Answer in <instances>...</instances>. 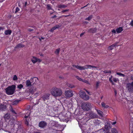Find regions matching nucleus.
Segmentation results:
<instances>
[{
    "mask_svg": "<svg viewBox=\"0 0 133 133\" xmlns=\"http://www.w3.org/2000/svg\"><path fill=\"white\" fill-rule=\"evenodd\" d=\"M36 88H31L29 90V92L31 94H33L36 91Z\"/></svg>",
    "mask_w": 133,
    "mask_h": 133,
    "instance_id": "16",
    "label": "nucleus"
},
{
    "mask_svg": "<svg viewBox=\"0 0 133 133\" xmlns=\"http://www.w3.org/2000/svg\"><path fill=\"white\" fill-rule=\"evenodd\" d=\"M84 34V33H82L80 35V36L82 37Z\"/></svg>",
    "mask_w": 133,
    "mask_h": 133,
    "instance_id": "55",
    "label": "nucleus"
},
{
    "mask_svg": "<svg viewBox=\"0 0 133 133\" xmlns=\"http://www.w3.org/2000/svg\"><path fill=\"white\" fill-rule=\"evenodd\" d=\"M11 32L12 31L11 30H8L5 31L4 33L5 35H10Z\"/></svg>",
    "mask_w": 133,
    "mask_h": 133,
    "instance_id": "21",
    "label": "nucleus"
},
{
    "mask_svg": "<svg viewBox=\"0 0 133 133\" xmlns=\"http://www.w3.org/2000/svg\"><path fill=\"white\" fill-rule=\"evenodd\" d=\"M5 0H0V2H2Z\"/></svg>",
    "mask_w": 133,
    "mask_h": 133,
    "instance_id": "63",
    "label": "nucleus"
},
{
    "mask_svg": "<svg viewBox=\"0 0 133 133\" xmlns=\"http://www.w3.org/2000/svg\"><path fill=\"white\" fill-rule=\"evenodd\" d=\"M20 101V100H16L14 101L12 103V104L13 105H16Z\"/></svg>",
    "mask_w": 133,
    "mask_h": 133,
    "instance_id": "23",
    "label": "nucleus"
},
{
    "mask_svg": "<svg viewBox=\"0 0 133 133\" xmlns=\"http://www.w3.org/2000/svg\"><path fill=\"white\" fill-rule=\"evenodd\" d=\"M69 16V15H63V16H64V17H66L68 16Z\"/></svg>",
    "mask_w": 133,
    "mask_h": 133,
    "instance_id": "60",
    "label": "nucleus"
},
{
    "mask_svg": "<svg viewBox=\"0 0 133 133\" xmlns=\"http://www.w3.org/2000/svg\"><path fill=\"white\" fill-rule=\"evenodd\" d=\"M81 108L84 110L88 111L91 108V104L89 102H84L81 105Z\"/></svg>",
    "mask_w": 133,
    "mask_h": 133,
    "instance_id": "4",
    "label": "nucleus"
},
{
    "mask_svg": "<svg viewBox=\"0 0 133 133\" xmlns=\"http://www.w3.org/2000/svg\"><path fill=\"white\" fill-rule=\"evenodd\" d=\"M82 82L88 84H89V83L88 81H87V80L85 79H82V80L81 81Z\"/></svg>",
    "mask_w": 133,
    "mask_h": 133,
    "instance_id": "33",
    "label": "nucleus"
},
{
    "mask_svg": "<svg viewBox=\"0 0 133 133\" xmlns=\"http://www.w3.org/2000/svg\"><path fill=\"white\" fill-rule=\"evenodd\" d=\"M5 29V27L4 26L3 27H0V31L1 30H3Z\"/></svg>",
    "mask_w": 133,
    "mask_h": 133,
    "instance_id": "42",
    "label": "nucleus"
},
{
    "mask_svg": "<svg viewBox=\"0 0 133 133\" xmlns=\"http://www.w3.org/2000/svg\"><path fill=\"white\" fill-rule=\"evenodd\" d=\"M130 78L131 80L133 81V74L131 75L130 77Z\"/></svg>",
    "mask_w": 133,
    "mask_h": 133,
    "instance_id": "49",
    "label": "nucleus"
},
{
    "mask_svg": "<svg viewBox=\"0 0 133 133\" xmlns=\"http://www.w3.org/2000/svg\"><path fill=\"white\" fill-rule=\"evenodd\" d=\"M112 76L111 75V77L109 78V81L111 83H113V81L112 80Z\"/></svg>",
    "mask_w": 133,
    "mask_h": 133,
    "instance_id": "38",
    "label": "nucleus"
},
{
    "mask_svg": "<svg viewBox=\"0 0 133 133\" xmlns=\"http://www.w3.org/2000/svg\"><path fill=\"white\" fill-rule=\"evenodd\" d=\"M38 79L37 78L33 77L26 81V87H31L35 85L38 84Z\"/></svg>",
    "mask_w": 133,
    "mask_h": 133,
    "instance_id": "1",
    "label": "nucleus"
},
{
    "mask_svg": "<svg viewBox=\"0 0 133 133\" xmlns=\"http://www.w3.org/2000/svg\"><path fill=\"white\" fill-rule=\"evenodd\" d=\"M50 96V94H45L40 97L39 100L40 99H42L44 103L45 104H47V103L48 102V100L49 99Z\"/></svg>",
    "mask_w": 133,
    "mask_h": 133,
    "instance_id": "5",
    "label": "nucleus"
},
{
    "mask_svg": "<svg viewBox=\"0 0 133 133\" xmlns=\"http://www.w3.org/2000/svg\"><path fill=\"white\" fill-rule=\"evenodd\" d=\"M119 42H116L115 43H114V44H113L114 45V46H115V47L116 46H117V44Z\"/></svg>",
    "mask_w": 133,
    "mask_h": 133,
    "instance_id": "45",
    "label": "nucleus"
},
{
    "mask_svg": "<svg viewBox=\"0 0 133 133\" xmlns=\"http://www.w3.org/2000/svg\"><path fill=\"white\" fill-rule=\"evenodd\" d=\"M117 74L118 75H119L120 76H122L123 77H124L125 75L122 74L120 72H117Z\"/></svg>",
    "mask_w": 133,
    "mask_h": 133,
    "instance_id": "30",
    "label": "nucleus"
},
{
    "mask_svg": "<svg viewBox=\"0 0 133 133\" xmlns=\"http://www.w3.org/2000/svg\"><path fill=\"white\" fill-rule=\"evenodd\" d=\"M23 87V85L22 84H20L18 85L17 88L19 89H21Z\"/></svg>",
    "mask_w": 133,
    "mask_h": 133,
    "instance_id": "29",
    "label": "nucleus"
},
{
    "mask_svg": "<svg viewBox=\"0 0 133 133\" xmlns=\"http://www.w3.org/2000/svg\"><path fill=\"white\" fill-rule=\"evenodd\" d=\"M25 123L26 124H27V125H28L29 124L28 122L26 121L25 122Z\"/></svg>",
    "mask_w": 133,
    "mask_h": 133,
    "instance_id": "58",
    "label": "nucleus"
},
{
    "mask_svg": "<svg viewBox=\"0 0 133 133\" xmlns=\"http://www.w3.org/2000/svg\"><path fill=\"white\" fill-rule=\"evenodd\" d=\"M61 26L57 25L53 27L51 30L50 31L51 32L53 31L54 30L56 29H57L58 28L60 27Z\"/></svg>",
    "mask_w": 133,
    "mask_h": 133,
    "instance_id": "19",
    "label": "nucleus"
},
{
    "mask_svg": "<svg viewBox=\"0 0 133 133\" xmlns=\"http://www.w3.org/2000/svg\"><path fill=\"white\" fill-rule=\"evenodd\" d=\"M10 110L13 113L16 114V113L15 112V111L13 110L12 108L10 109Z\"/></svg>",
    "mask_w": 133,
    "mask_h": 133,
    "instance_id": "37",
    "label": "nucleus"
},
{
    "mask_svg": "<svg viewBox=\"0 0 133 133\" xmlns=\"http://www.w3.org/2000/svg\"><path fill=\"white\" fill-rule=\"evenodd\" d=\"M39 39L41 40V39H44V38L41 37V38H39Z\"/></svg>",
    "mask_w": 133,
    "mask_h": 133,
    "instance_id": "59",
    "label": "nucleus"
},
{
    "mask_svg": "<svg viewBox=\"0 0 133 133\" xmlns=\"http://www.w3.org/2000/svg\"><path fill=\"white\" fill-rule=\"evenodd\" d=\"M123 30V27H119L116 29V32L117 33H121Z\"/></svg>",
    "mask_w": 133,
    "mask_h": 133,
    "instance_id": "13",
    "label": "nucleus"
},
{
    "mask_svg": "<svg viewBox=\"0 0 133 133\" xmlns=\"http://www.w3.org/2000/svg\"><path fill=\"white\" fill-rule=\"evenodd\" d=\"M87 115H88L89 118L90 119L96 118L98 117L97 114L92 112H90L87 114Z\"/></svg>",
    "mask_w": 133,
    "mask_h": 133,
    "instance_id": "9",
    "label": "nucleus"
},
{
    "mask_svg": "<svg viewBox=\"0 0 133 133\" xmlns=\"http://www.w3.org/2000/svg\"><path fill=\"white\" fill-rule=\"evenodd\" d=\"M115 93V95H116L117 94V91L116 90H115L114 91Z\"/></svg>",
    "mask_w": 133,
    "mask_h": 133,
    "instance_id": "57",
    "label": "nucleus"
},
{
    "mask_svg": "<svg viewBox=\"0 0 133 133\" xmlns=\"http://www.w3.org/2000/svg\"><path fill=\"white\" fill-rule=\"evenodd\" d=\"M101 105L103 107H104L105 106V104L104 102H102L101 103Z\"/></svg>",
    "mask_w": 133,
    "mask_h": 133,
    "instance_id": "46",
    "label": "nucleus"
},
{
    "mask_svg": "<svg viewBox=\"0 0 133 133\" xmlns=\"http://www.w3.org/2000/svg\"><path fill=\"white\" fill-rule=\"evenodd\" d=\"M50 92L53 96L55 97H59L62 95V91L60 88L54 87L51 90Z\"/></svg>",
    "mask_w": 133,
    "mask_h": 133,
    "instance_id": "2",
    "label": "nucleus"
},
{
    "mask_svg": "<svg viewBox=\"0 0 133 133\" xmlns=\"http://www.w3.org/2000/svg\"><path fill=\"white\" fill-rule=\"evenodd\" d=\"M112 80L113 81L115 82H116L117 81V79L116 78H113Z\"/></svg>",
    "mask_w": 133,
    "mask_h": 133,
    "instance_id": "44",
    "label": "nucleus"
},
{
    "mask_svg": "<svg viewBox=\"0 0 133 133\" xmlns=\"http://www.w3.org/2000/svg\"><path fill=\"white\" fill-rule=\"evenodd\" d=\"M56 15H55L54 16H53L52 17V18H56Z\"/></svg>",
    "mask_w": 133,
    "mask_h": 133,
    "instance_id": "56",
    "label": "nucleus"
},
{
    "mask_svg": "<svg viewBox=\"0 0 133 133\" xmlns=\"http://www.w3.org/2000/svg\"><path fill=\"white\" fill-rule=\"evenodd\" d=\"M10 115L9 114L7 113L4 116V118L5 119H8L10 117Z\"/></svg>",
    "mask_w": 133,
    "mask_h": 133,
    "instance_id": "20",
    "label": "nucleus"
},
{
    "mask_svg": "<svg viewBox=\"0 0 133 133\" xmlns=\"http://www.w3.org/2000/svg\"><path fill=\"white\" fill-rule=\"evenodd\" d=\"M94 68H96V69L98 70V67L94 65H88L83 66V70L87 69H92V70H93Z\"/></svg>",
    "mask_w": 133,
    "mask_h": 133,
    "instance_id": "8",
    "label": "nucleus"
},
{
    "mask_svg": "<svg viewBox=\"0 0 133 133\" xmlns=\"http://www.w3.org/2000/svg\"><path fill=\"white\" fill-rule=\"evenodd\" d=\"M47 9L48 10H50L51 9V7L50 6V4H48L47 5Z\"/></svg>",
    "mask_w": 133,
    "mask_h": 133,
    "instance_id": "35",
    "label": "nucleus"
},
{
    "mask_svg": "<svg viewBox=\"0 0 133 133\" xmlns=\"http://www.w3.org/2000/svg\"><path fill=\"white\" fill-rule=\"evenodd\" d=\"M100 83V82H96V88H97L99 86V85Z\"/></svg>",
    "mask_w": 133,
    "mask_h": 133,
    "instance_id": "40",
    "label": "nucleus"
},
{
    "mask_svg": "<svg viewBox=\"0 0 133 133\" xmlns=\"http://www.w3.org/2000/svg\"><path fill=\"white\" fill-rule=\"evenodd\" d=\"M104 73H111V71L110 70H105L103 71Z\"/></svg>",
    "mask_w": 133,
    "mask_h": 133,
    "instance_id": "31",
    "label": "nucleus"
},
{
    "mask_svg": "<svg viewBox=\"0 0 133 133\" xmlns=\"http://www.w3.org/2000/svg\"><path fill=\"white\" fill-rule=\"evenodd\" d=\"M112 32L113 33L115 34L116 33V30H115V29H113L112 30Z\"/></svg>",
    "mask_w": 133,
    "mask_h": 133,
    "instance_id": "48",
    "label": "nucleus"
},
{
    "mask_svg": "<svg viewBox=\"0 0 133 133\" xmlns=\"http://www.w3.org/2000/svg\"><path fill=\"white\" fill-rule=\"evenodd\" d=\"M65 95L67 97H71L73 95V93L71 90H68L65 92Z\"/></svg>",
    "mask_w": 133,
    "mask_h": 133,
    "instance_id": "10",
    "label": "nucleus"
},
{
    "mask_svg": "<svg viewBox=\"0 0 133 133\" xmlns=\"http://www.w3.org/2000/svg\"><path fill=\"white\" fill-rule=\"evenodd\" d=\"M67 86L68 87L71 88H74L75 87V86H74L73 85L70 84H67Z\"/></svg>",
    "mask_w": 133,
    "mask_h": 133,
    "instance_id": "25",
    "label": "nucleus"
},
{
    "mask_svg": "<svg viewBox=\"0 0 133 133\" xmlns=\"http://www.w3.org/2000/svg\"><path fill=\"white\" fill-rule=\"evenodd\" d=\"M116 123V122H113L112 123V125H114Z\"/></svg>",
    "mask_w": 133,
    "mask_h": 133,
    "instance_id": "54",
    "label": "nucleus"
},
{
    "mask_svg": "<svg viewBox=\"0 0 133 133\" xmlns=\"http://www.w3.org/2000/svg\"><path fill=\"white\" fill-rule=\"evenodd\" d=\"M92 15H90L88 18H86L85 19L86 20L90 21L92 18Z\"/></svg>",
    "mask_w": 133,
    "mask_h": 133,
    "instance_id": "27",
    "label": "nucleus"
},
{
    "mask_svg": "<svg viewBox=\"0 0 133 133\" xmlns=\"http://www.w3.org/2000/svg\"><path fill=\"white\" fill-rule=\"evenodd\" d=\"M130 24L131 26H133V21H132L130 23Z\"/></svg>",
    "mask_w": 133,
    "mask_h": 133,
    "instance_id": "47",
    "label": "nucleus"
},
{
    "mask_svg": "<svg viewBox=\"0 0 133 133\" xmlns=\"http://www.w3.org/2000/svg\"><path fill=\"white\" fill-rule=\"evenodd\" d=\"M109 123H107V124L105 125V128L106 129H108V128L109 126Z\"/></svg>",
    "mask_w": 133,
    "mask_h": 133,
    "instance_id": "39",
    "label": "nucleus"
},
{
    "mask_svg": "<svg viewBox=\"0 0 133 133\" xmlns=\"http://www.w3.org/2000/svg\"><path fill=\"white\" fill-rule=\"evenodd\" d=\"M67 6V5L64 4H61L58 6V8H65Z\"/></svg>",
    "mask_w": 133,
    "mask_h": 133,
    "instance_id": "26",
    "label": "nucleus"
},
{
    "mask_svg": "<svg viewBox=\"0 0 133 133\" xmlns=\"http://www.w3.org/2000/svg\"><path fill=\"white\" fill-rule=\"evenodd\" d=\"M27 4V2H25V6H26Z\"/></svg>",
    "mask_w": 133,
    "mask_h": 133,
    "instance_id": "62",
    "label": "nucleus"
},
{
    "mask_svg": "<svg viewBox=\"0 0 133 133\" xmlns=\"http://www.w3.org/2000/svg\"><path fill=\"white\" fill-rule=\"evenodd\" d=\"M115 47V46H114V45L112 44L108 47V49L109 50H111Z\"/></svg>",
    "mask_w": 133,
    "mask_h": 133,
    "instance_id": "28",
    "label": "nucleus"
},
{
    "mask_svg": "<svg viewBox=\"0 0 133 133\" xmlns=\"http://www.w3.org/2000/svg\"><path fill=\"white\" fill-rule=\"evenodd\" d=\"M88 5V4H87V5H86V6H84V7H83L82 8H81V9H83V8H85V7L87 6Z\"/></svg>",
    "mask_w": 133,
    "mask_h": 133,
    "instance_id": "61",
    "label": "nucleus"
},
{
    "mask_svg": "<svg viewBox=\"0 0 133 133\" xmlns=\"http://www.w3.org/2000/svg\"><path fill=\"white\" fill-rule=\"evenodd\" d=\"M28 30L29 31H33V29H30V28H29V29H28Z\"/></svg>",
    "mask_w": 133,
    "mask_h": 133,
    "instance_id": "50",
    "label": "nucleus"
},
{
    "mask_svg": "<svg viewBox=\"0 0 133 133\" xmlns=\"http://www.w3.org/2000/svg\"><path fill=\"white\" fill-rule=\"evenodd\" d=\"M96 28H91L89 29L88 32H89L94 33L96 32Z\"/></svg>",
    "mask_w": 133,
    "mask_h": 133,
    "instance_id": "14",
    "label": "nucleus"
},
{
    "mask_svg": "<svg viewBox=\"0 0 133 133\" xmlns=\"http://www.w3.org/2000/svg\"><path fill=\"white\" fill-rule=\"evenodd\" d=\"M6 108V105H5L2 104L0 105V110L4 111Z\"/></svg>",
    "mask_w": 133,
    "mask_h": 133,
    "instance_id": "15",
    "label": "nucleus"
},
{
    "mask_svg": "<svg viewBox=\"0 0 133 133\" xmlns=\"http://www.w3.org/2000/svg\"><path fill=\"white\" fill-rule=\"evenodd\" d=\"M69 10V9H66L65 10L62 11V13H64V12H66V11H68Z\"/></svg>",
    "mask_w": 133,
    "mask_h": 133,
    "instance_id": "43",
    "label": "nucleus"
},
{
    "mask_svg": "<svg viewBox=\"0 0 133 133\" xmlns=\"http://www.w3.org/2000/svg\"><path fill=\"white\" fill-rule=\"evenodd\" d=\"M16 86L12 85L8 87L5 89L6 93L9 95L13 94L15 90Z\"/></svg>",
    "mask_w": 133,
    "mask_h": 133,
    "instance_id": "3",
    "label": "nucleus"
},
{
    "mask_svg": "<svg viewBox=\"0 0 133 133\" xmlns=\"http://www.w3.org/2000/svg\"><path fill=\"white\" fill-rule=\"evenodd\" d=\"M42 61L40 59H39L37 58V62H40Z\"/></svg>",
    "mask_w": 133,
    "mask_h": 133,
    "instance_id": "52",
    "label": "nucleus"
},
{
    "mask_svg": "<svg viewBox=\"0 0 133 133\" xmlns=\"http://www.w3.org/2000/svg\"><path fill=\"white\" fill-rule=\"evenodd\" d=\"M24 46V45L22 44L21 43L19 44H17L15 47V48H21L23 47Z\"/></svg>",
    "mask_w": 133,
    "mask_h": 133,
    "instance_id": "22",
    "label": "nucleus"
},
{
    "mask_svg": "<svg viewBox=\"0 0 133 133\" xmlns=\"http://www.w3.org/2000/svg\"><path fill=\"white\" fill-rule=\"evenodd\" d=\"M19 8H18V7H17L16 8V11L15 12V13H16L17 12H18L19 11Z\"/></svg>",
    "mask_w": 133,
    "mask_h": 133,
    "instance_id": "41",
    "label": "nucleus"
},
{
    "mask_svg": "<svg viewBox=\"0 0 133 133\" xmlns=\"http://www.w3.org/2000/svg\"><path fill=\"white\" fill-rule=\"evenodd\" d=\"M96 111L97 112L98 114L101 117H103V112L102 111H101L100 110H96Z\"/></svg>",
    "mask_w": 133,
    "mask_h": 133,
    "instance_id": "18",
    "label": "nucleus"
},
{
    "mask_svg": "<svg viewBox=\"0 0 133 133\" xmlns=\"http://www.w3.org/2000/svg\"><path fill=\"white\" fill-rule=\"evenodd\" d=\"M84 90H85L87 92V93L89 94V95H91V94H90V92H89L88 91H87V90H86L85 89H84Z\"/></svg>",
    "mask_w": 133,
    "mask_h": 133,
    "instance_id": "51",
    "label": "nucleus"
},
{
    "mask_svg": "<svg viewBox=\"0 0 133 133\" xmlns=\"http://www.w3.org/2000/svg\"><path fill=\"white\" fill-rule=\"evenodd\" d=\"M72 66L74 67H75V68L78 69L80 70H83V66H81L78 65H72Z\"/></svg>",
    "mask_w": 133,
    "mask_h": 133,
    "instance_id": "12",
    "label": "nucleus"
},
{
    "mask_svg": "<svg viewBox=\"0 0 133 133\" xmlns=\"http://www.w3.org/2000/svg\"><path fill=\"white\" fill-rule=\"evenodd\" d=\"M109 107V106L108 105H105V106L104 107V108H108Z\"/></svg>",
    "mask_w": 133,
    "mask_h": 133,
    "instance_id": "53",
    "label": "nucleus"
},
{
    "mask_svg": "<svg viewBox=\"0 0 133 133\" xmlns=\"http://www.w3.org/2000/svg\"><path fill=\"white\" fill-rule=\"evenodd\" d=\"M28 117V116H25V118H27Z\"/></svg>",
    "mask_w": 133,
    "mask_h": 133,
    "instance_id": "64",
    "label": "nucleus"
},
{
    "mask_svg": "<svg viewBox=\"0 0 133 133\" xmlns=\"http://www.w3.org/2000/svg\"><path fill=\"white\" fill-rule=\"evenodd\" d=\"M126 88L130 93H133V81L131 83H128L126 84Z\"/></svg>",
    "mask_w": 133,
    "mask_h": 133,
    "instance_id": "7",
    "label": "nucleus"
},
{
    "mask_svg": "<svg viewBox=\"0 0 133 133\" xmlns=\"http://www.w3.org/2000/svg\"><path fill=\"white\" fill-rule=\"evenodd\" d=\"M75 77L78 80H79V81H81L82 79L81 78L79 77V76H75Z\"/></svg>",
    "mask_w": 133,
    "mask_h": 133,
    "instance_id": "34",
    "label": "nucleus"
},
{
    "mask_svg": "<svg viewBox=\"0 0 133 133\" xmlns=\"http://www.w3.org/2000/svg\"><path fill=\"white\" fill-rule=\"evenodd\" d=\"M18 78L17 76L16 75H15L14 76L13 78V80L14 81H16L17 80Z\"/></svg>",
    "mask_w": 133,
    "mask_h": 133,
    "instance_id": "32",
    "label": "nucleus"
},
{
    "mask_svg": "<svg viewBox=\"0 0 133 133\" xmlns=\"http://www.w3.org/2000/svg\"><path fill=\"white\" fill-rule=\"evenodd\" d=\"M111 132L112 133H118V132L116 129L115 128L112 129Z\"/></svg>",
    "mask_w": 133,
    "mask_h": 133,
    "instance_id": "24",
    "label": "nucleus"
},
{
    "mask_svg": "<svg viewBox=\"0 0 133 133\" xmlns=\"http://www.w3.org/2000/svg\"><path fill=\"white\" fill-rule=\"evenodd\" d=\"M47 125V123L44 121H42L40 122L39 124V127L44 128Z\"/></svg>",
    "mask_w": 133,
    "mask_h": 133,
    "instance_id": "11",
    "label": "nucleus"
},
{
    "mask_svg": "<svg viewBox=\"0 0 133 133\" xmlns=\"http://www.w3.org/2000/svg\"><path fill=\"white\" fill-rule=\"evenodd\" d=\"M60 49H57L55 51V53L56 54H59V51Z\"/></svg>",
    "mask_w": 133,
    "mask_h": 133,
    "instance_id": "36",
    "label": "nucleus"
},
{
    "mask_svg": "<svg viewBox=\"0 0 133 133\" xmlns=\"http://www.w3.org/2000/svg\"><path fill=\"white\" fill-rule=\"evenodd\" d=\"M79 94L80 97L84 100H87L89 98V96L86 95L85 93L82 90L80 91Z\"/></svg>",
    "mask_w": 133,
    "mask_h": 133,
    "instance_id": "6",
    "label": "nucleus"
},
{
    "mask_svg": "<svg viewBox=\"0 0 133 133\" xmlns=\"http://www.w3.org/2000/svg\"><path fill=\"white\" fill-rule=\"evenodd\" d=\"M31 61L34 63H35L37 62V58L34 56H33L31 59Z\"/></svg>",
    "mask_w": 133,
    "mask_h": 133,
    "instance_id": "17",
    "label": "nucleus"
}]
</instances>
